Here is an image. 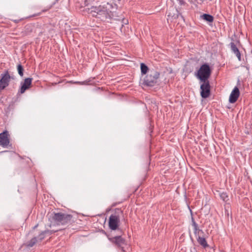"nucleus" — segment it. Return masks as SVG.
Segmentation results:
<instances>
[{"label":"nucleus","instance_id":"nucleus-32","mask_svg":"<svg viewBox=\"0 0 252 252\" xmlns=\"http://www.w3.org/2000/svg\"><path fill=\"white\" fill-rule=\"evenodd\" d=\"M55 2L53 3V4H52V5H54V4H55Z\"/></svg>","mask_w":252,"mask_h":252},{"label":"nucleus","instance_id":"nucleus-12","mask_svg":"<svg viewBox=\"0 0 252 252\" xmlns=\"http://www.w3.org/2000/svg\"><path fill=\"white\" fill-rule=\"evenodd\" d=\"M239 90L238 87H235L230 94L229 98V102L232 103L235 102L239 97Z\"/></svg>","mask_w":252,"mask_h":252},{"label":"nucleus","instance_id":"nucleus-23","mask_svg":"<svg viewBox=\"0 0 252 252\" xmlns=\"http://www.w3.org/2000/svg\"><path fill=\"white\" fill-rule=\"evenodd\" d=\"M178 2V3L181 6H185L186 5V2L185 0H177Z\"/></svg>","mask_w":252,"mask_h":252},{"label":"nucleus","instance_id":"nucleus-25","mask_svg":"<svg viewBox=\"0 0 252 252\" xmlns=\"http://www.w3.org/2000/svg\"><path fill=\"white\" fill-rule=\"evenodd\" d=\"M89 81H84V82H74L75 84H80V85H86L87 84L88 82Z\"/></svg>","mask_w":252,"mask_h":252},{"label":"nucleus","instance_id":"nucleus-19","mask_svg":"<svg viewBox=\"0 0 252 252\" xmlns=\"http://www.w3.org/2000/svg\"><path fill=\"white\" fill-rule=\"evenodd\" d=\"M140 68L141 73L143 74H146L149 69L148 66L144 63H141L140 64Z\"/></svg>","mask_w":252,"mask_h":252},{"label":"nucleus","instance_id":"nucleus-10","mask_svg":"<svg viewBox=\"0 0 252 252\" xmlns=\"http://www.w3.org/2000/svg\"><path fill=\"white\" fill-rule=\"evenodd\" d=\"M10 143L9 134L7 130L0 133V145L6 147Z\"/></svg>","mask_w":252,"mask_h":252},{"label":"nucleus","instance_id":"nucleus-6","mask_svg":"<svg viewBox=\"0 0 252 252\" xmlns=\"http://www.w3.org/2000/svg\"><path fill=\"white\" fill-rule=\"evenodd\" d=\"M109 240L117 248L120 249L123 252H125L124 246L126 245V239L121 235L112 236L108 237Z\"/></svg>","mask_w":252,"mask_h":252},{"label":"nucleus","instance_id":"nucleus-28","mask_svg":"<svg viewBox=\"0 0 252 252\" xmlns=\"http://www.w3.org/2000/svg\"><path fill=\"white\" fill-rule=\"evenodd\" d=\"M52 7V5H50V6H48L47 8H46V9H42V10H41V12H45L47 11H48V10H49L50 9H51Z\"/></svg>","mask_w":252,"mask_h":252},{"label":"nucleus","instance_id":"nucleus-14","mask_svg":"<svg viewBox=\"0 0 252 252\" xmlns=\"http://www.w3.org/2000/svg\"><path fill=\"white\" fill-rule=\"evenodd\" d=\"M195 237L198 244L204 249H206L209 247V246L208 244L206 238L204 237V234H201V235H198L195 236Z\"/></svg>","mask_w":252,"mask_h":252},{"label":"nucleus","instance_id":"nucleus-15","mask_svg":"<svg viewBox=\"0 0 252 252\" xmlns=\"http://www.w3.org/2000/svg\"><path fill=\"white\" fill-rule=\"evenodd\" d=\"M230 46L232 52L235 54L239 61H241V53L233 42L230 43Z\"/></svg>","mask_w":252,"mask_h":252},{"label":"nucleus","instance_id":"nucleus-9","mask_svg":"<svg viewBox=\"0 0 252 252\" xmlns=\"http://www.w3.org/2000/svg\"><path fill=\"white\" fill-rule=\"evenodd\" d=\"M38 242L36 237H33L30 240L23 243L20 249L24 252H28Z\"/></svg>","mask_w":252,"mask_h":252},{"label":"nucleus","instance_id":"nucleus-29","mask_svg":"<svg viewBox=\"0 0 252 252\" xmlns=\"http://www.w3.org/2000/svg\"><path fill=\"white\" fill-rule=\"evenodd\" d=\"M41 13V12H39V13H36V14H34L33 15L31 16V17H35V16H39Z\"/></svg>","mask_w":252,"mask_h":252},{"label":"nucleus","instance_id":"nucleus-22","mask_svg":"<svg viewBox=\"0 0 252 252\" xmlns=\"http://www.w3.org/2000/svg\"><path fill=\"white\" fill-rule=\"evenodd\" d=\"M45 232H46L47 235H51L54 234L55 232L58 231V230H45Z\"/></svg>","mask_w":252,"mask_h":252},{"label":"nucleus","instance_id":"nucleus-1","mask_svg":"<svg viewBox=\"0 0 252 252\" xmlns=\"http://www.w3.org/2000/svg\"><path fill=\"white\" fill-rule=\"evenodd\" d=\"M113 5L109 2L98 6H92L90 8L86 9V11L91 14L93 17L100 19L101 21L107 20H117L116 13L112 11Z\"/></svg>","mask_w":252,"mask_h":252},{"label":"nucleus","instance_id":"nucleus-7","mask_svg":"<svg viewBox=\"0 0 252 252\" xmlns=\"http://www.w3.org/2000/svg\"><path fill=\"white\" fill-rule=\"evenodd\" d=\"M0 92L7 87L11 79L14 80V75H11L8 70H5L3 73L0 75Z\"/></svg>","mask_w":252,"mask_h":252},{"label":"nucleus","instance_id":"nucleus-16","mask_svg":"<svg viewBox=\"0 0 252 252\" xmlns=\"http://www.w3.org/2000/svg\"><path fill=\"white\" fill-rule=\"evenodd\" d=\"M175 12L176 13H172L169 10L166 12V13L167 14V16L169 18L171 17L172 19H177L179 18V16H180L182 19H184L183 16L181 15V14L177 9H175Z\"/></svg>","mask_w":252,"mask_h":252},{"label":"nucleus","instance_id":"nucleus-17","mask_svg":"<svg viewBox=\"0 0 252 252\" xmlns=\"http://www.w3.org/2000/svg\"><path fill=\"white\" fill-rule=\"evenodd\" d=\"M200 17L202 19L210 23L213 22L214 19L213 16L208 14H203Z\"/></svg>","mask_w":252,"mask_h":252},{"label":"nucleus","instance_id":"nucleus-13","mask_svg":"<svg viewBox=\"0 0 252 252\" xmlns=\"http://www.w3.org/2000/svg\"><path fill=\"white\" fill-rule=\"evenodd\" d=\"M191 225L193 228V232L195 236H197L201 234H204V232L202 230L200 229L198 224L195 222L193 217H191Z\"/></svg>","mask_w":252,"mask_h":252},{"label":"nucleus","instance_id":"nucleus-21","mask_svg":"<svg viewBox=\"0 0 252 252\" xmlns=\"http://www.w3.org/2000/svg\"><path fill=\"white\" fill-rule=\"evenodd\" d=\"M17 70L20 76H23L24 75V68L21 64L17 65Z\"/></svg>","mask_w":252,"mask_h":252},{"label":"nucleus","instance_id":"nucleus-11","mask_svg":"<svg viewBox=\"0 0 252 252\" xmlns=\"http://www.w3.org/2000/svg\"><path fill=\"white\" fill-rule=\"evenodd\" d=\"M32 82V78H26L24 80V82L21 83V87L19 91V93L21 94H23L25 93V92L30 87Z\"/></svg>","mask_w":252,"mask_h":252},{"label":"nucleus","instance_id":"nucleus-2","mask_svg":"<svg viewBox=\"0 0 252 252\" xmlns=\"http://www.w3.org/2000/svg\"><path fill=\"white\" fill-rule=\"evenodd\" d=\"M72 216L63 213H55L52 217V220L58 225H64L71 223Z\"/></svg>","mask_w":252,"mask_h":252},{"label":"nucleus","instance_id":"nucleus-8","mask_svg":"<svg viewBox=\"0 0 252 252\" xmlns=\"http://www.w3.org/2000/svg\"><path fill=\"white\" fill-rule=\"evenodd\" d=\"M200 85V95L203 98L208 97L211 94V86L209 81L202 82Z\"/></svg>","mask_w":252,"mask_h":252},{"label":"nucleus","instance_id":"nucleus-24","mask_svg":"<svg viewBox=\"0 0 252 252\" xmlns=\"http://www.w3.org/2000/svg\"><path fill=\"white\" fill-rule=\"evenodd\" d=\"M94 1V0H84V5L85 6H87Z\"/></svg>","mask_w":252,"mask_h":252},{"label":"nucleus","instance_id":"nucleus-30","mask_svg":"<svg viewBox=\"0 0 252 252\" xmlns=\"http://www.w3.org/2000/svg\"><path fill=\"white\" fill-rule=\"evenodd\" d=\"M38 226V224H37L36 225H35L34 227H32V229L33 230H34L35 228H36Z\"/></svg>","mask_w":252,"mask_h":252},{"label":"nucleus","instance_id":"nucleus-18","mask_svg":"<svg viewBox=\"0 0 252 252\" xmlns=\"http://www.w3.org/2000/svg\"><path fill=\"white\" fill-rule=\"evenodd\" d=\"M220 198L224 202H227L229 200V197L226 192H222L219 193Z\"/></svg>","mask_w":252,"mask_h":252},{"label":"nucleus","instance_id":"nucleus-20","mask_svg":"<svg viewBox=\"0 0 252 252\" xmlns=\"http://www.w3.org/2000/svg\"><path fill=\"white\" fill-rule=\"evenodd\" d=\"M46 235V232L45 230L41 232L36 237L37 238L38 242H41L45 238Z\"/></svg>","mask_w":252,"mask_h":252},{"label":"nucleus","instance_id":"nucleus-33","mask_svg":"<svg viewBox=\"0 0 252 252\" xmlns=\"http://www.w3.org/2000/svg\"><path fill=\"white\" fill-rule=\"evenodd\" d=\"M55 2L53 3V4H52V5H54V4H55Z\"/></svg>","mask_w":252,"mask_h":252},{"label":"nucleus","instance_id":"nucleus-4","mask_svg":"<svg viewBox=\"0 0 252 252\" xmlns=\"http://www.w3.org/2000/svg\"><path fill=\"white\" fill-rule=\"evenodd\" d=\"M159 75V73L155 70H150L145 76L143 84L147 86H154L157 83Z\"/></svg>","mask_w":252,"mask_h":252},{"label":"nucleus","instance_id":"nucleus-5","mask_svg":"<svg viewBox=\"0 0 252 252\" xmlns=\"http://www.w3.org/2000/svg\"><path fill=\"white\" fill-rule=\"evenodd\" d=\"M120 224V218L119 214L116 213L110 215L108 220V226L111 230H119L121 233V230L119 228Z\"/></svg>","mask_w":252,"mask_h":252},{"label":"nucleus","instance_id":"nucleus-26","mask_svg":"<svg viewBox=\"0 0 252 252\" xmlns=\"http://www.w3.org/2000/svg\"><path fill=\"white\" fill-rule=\"evenodd\" d=\"M24 20V18H21L18 19H12L11 21H13L15 23H18L20 21Z\"/></svg>","mask_w":252,"mask_h":252},{"label":"nucleus","instance_id":"nucleus-31","mask_svg":"<svg viewBox=\"0 0 252 252\" xmlns=\"http://www.w3.org/2000/svg\"><path fill=\"white\" fill-rule=\"evenodd\" d=\"M189 0V1L191 2H192V0Z\"/></svg>","mask_w":252,"mask_h":252},{"label":"nucleus","instance_id":"nucleus-3","mask_svg":"<svg viewBox=\"0 0 252 252\" xmlns=\"http://www.w3.org/2000/svg\"><path fill=\"white\" fill-rule=\"evenodd\" d=\"M211 73L212 70L210 65L205 63L200 66L195 75L200 82H205L209 81Z\"/></svg>","mask_w":252,"mask_h":252},{"label":"nucleus","instance_id":"nucleus-27","mask_svg":"<svg viewBox=\"0 0 252 252\" xmlns=\"http://www.w3.org/2000/svg\"><path fill=\"white\" fill-rule=\"evenodd\" d=\"M123 24L122 25V28L124 26V24L127 25L128 24V20L127 19H123L122 20Z\"/></svg>","mask_w":252,"mask_h":252}]
</instances>
